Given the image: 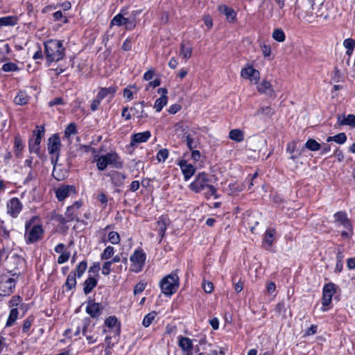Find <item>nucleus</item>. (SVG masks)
Masks as SVG:
<instances>
[{
  "label": "nucleus",
  "instance_id": "obj_46",
  "mask_svg": "<svg viewBox=\"0 0 355 355\" xmlns=\"http://www.w3.org/2000/svg\"><path fill=\"white\" fill-rule=\"evenodd\" d=\"M205 190V195L207 198H209L211 196H214L215 198H217L216 196V189L213 185L209 184L206 187Z\"/></svg>",
  "mask_w": 355,
  "mask_h": 355
},
{
  "label": "nucleus",
  "instance_id": "obj_30",
  "mask_svg": "<svg viewBox=\"0 0 355 355\" xmlns=\"http://www.w3.org/2000/svg\"><path fill=\"white\" fill-rule=\"evenodd\" d=\"M29 100V96L24 92H19L15 96L14 101L17 105H26Z\"/></svg>",
  "mask_w": 355,
  "mask_h": 355
},
{
  "label": "nucleus",
  "instance_id": "obj_37",
  "mask_svg": "<svg viewBox=\"0 0 355 355\" xmlns=\"http://www.w3.org/2000/svg\"><path fill=\"white\" fill-rule=\"evenodd\" d=\"M125 23V17L121 13L115 15L110 21V26H121Z\"/></svg>",
  "mask_w": 355,
  "mask_h": 355
},
{
  "label": "nucleus",
  "instance_id": "obj_26",
  "mask_svg": "<svg viewBox=\"0 0 355 355\" xmlns=\"http://www.w3.org/2000/svg\"><path fill=\"white\" fill-rule=\"evenodd\" d=\"M89 325V319H85L83 321V334L86 337V339L87 340L88 343L89 344H92L96 342L97 338L94 337V336H89L87 335V327Z\"/></svg>",
  "mask_w": 355,
  "mask_h": 355
},
{
  "label": "nucleus",
  "instance_id": "obj_47",
  "mask_svg": "<svg viewBox=\"0 0 355 355\" xmlns=\"http://www.w3.org/2000/svg\"><path fill=\"white\" fill-rule=\"evenodd\" d=\"M19 69L17 64L12 62H8L6 64H3L2 66V70L3 71L9 72V71H15Z\"/></svg>",
  "mask_w": 355,
  "mask_h": 355
},
{
  "label": "nucleus",
  "instance_id": "obj_56",
  "mask_svg": "<svg viewBox=\"0 0 355 355\" xmlns=\"http://www.w3.org/2000/svg\"><path fill=\"white\" fill-rule=\"evenodd\" d=\"M202 287L207 293H211L214 289V285L211 282L203 281Z\"/></svg>",
  "mask_w": 355,
  "mask_h": 355
},
{
  "label": "nucleus",
  "instance_id": "obj_41",
  "mask_svg": "<svg viewBox=\"0 0 355 355\" xmlns=\"http://www.w3.org/2000/svg\"><path fill=\"white\" fill-rule=\"evenodd\" d=\"M156 315L157 313L155 311H152L148 313L143 320V325L145 327H149L152 324L153 321L155 320Z\"/></svg>",
  "mask_w": 355,
  "mask_h": 355
},
{
  "label": "nucleus",
  "instance_id": "obj_42",
  "mask_svg": "<svg viewBox=\"0 0 355 355\" xmlns=\"http://www.w3.org/2000/svg\"><path fill=\"white\" fill-rule=\"evenodd\" d=\"M115 252L114 248L112 246H107L102 252L101 257V259H109L113 257Z\"/></svg>",
  "mask_w": 355,
  "mask_h": 355
},
{
  "label": "nucleus",
  "instance_id": "obj_54",
  "mask_svg": "<svg viewBox=\"0 0 355 355\" xmlns=\"http://www.w3.org/2000/svg\"><path fill=\"white\" fill-rule=\"evenodd\" d=\"M70 257V253L69 252H64L60 254L58 259V263L59 264H62L67 262Z\"/></svg>",
  "mask_w": 355,
  "mask_h": 355
},
{
  "label": "nucleus",
  "instance_id": "obj_33",
  "mask_svg": "<svg viewBox=\"0 0 355 355\" xmlns=\"http://www.w3.org/2000/svg\"><path fill=\"white\" fill-rule=\"evenodd\" d=\"M19 315V311L17 308H12L9 313L8 318L6 322V327H11L17 320Z\"/></svg>",
  "mask_w": 355,
  "mask_h": 355
},
{
  "label": "nucleus",
  "instance_id": "obj_25",
  "mask_svg": "<svg viewBox=\"0 0 355 355\" xmlns=\"http://www.w3.org/2000/svg\"><path fill=\"white\" fill-rule=\"evenodd\" d=\"M192 54V48L189 45L182 43L180 45V56L185 60H189Z\"/></svg>",
  "mask_w": 355,
  "mask_h": 355
},
{
  "label": "nucleus",
  "instance_id": "obj_38",
  "mask_svg": "<svg viewBox=\"0 0 355 355\" xmlns=\"http://www.w3.org/2000/svg\"><path fill=\"white\" fill-rule=\"evenodd\" d=\"M76 273H73V272H70L67 278V281L65 282V286L68 291L71 290L76 286Z\"/></svg>",
  "mask_w": 355,
  "mask_h": 355
},
{
  "label": "nucleus",
  "instance_id": "obj_51",
  "mask_svg": "<svg viewBox=\"0 0 355 355\" xmlns=\"http://www.w3.org/2000/svg\"><path fill=\"white\" fill-rule=\"evenodd\" d=\"M76 128L73 123H70L67 125L64 130V135L66 137H69L71 135L76 134Z\"/></svg>",
  "mask_w": 355,
  "mask_h": 355
},
{
  "label": "nucleus",
  "instance_id": "obj_58",
  "mask_svg": "<svg viewBox=\"0 0 355 355\" xmlns=\"http://www.w3.org/2000/svg\"><path fill=\"white\" fill-rule=\"evenodd\" d=\"M343 46L346 49H354L355 41L351 38L346 39L343 42Z\"/></svg>",
  "mask_w": 355,
  "mask_h": 355
},
{
  "label": "nucleus",
  "instance_id": "obj_31",
  "mask_svg": "<svg viewBox=\"0 0 355 355\" xmlns=\"http://www.w3.org/2000/svg\"><path fill=\"white\" fill-rule=\"evenodd\" d=\"M187 145L190 150H194L198 147L200 142L197 137H193L191 135H188L186 137Z\"/></svg>",
  "mask_w": 355,
  "mask_h": 355
},
{
  "label": "nucleus",
  "instance_id": "obj_43",
  "mask_svg": "<svg viewBox=\"0 0 355 355\" xmlns=\"http://www.w3.org/2000/svg\"><path fill=\"white\" fill-rule=\"evenodd\" d=\"M87 267V263L85 261H83L77 266L76 272V276L77 275L78 277H80L85 272Z\"/></svg>",
  "mask_w": 355,
  "mask_h": 355
},
{
  "label": "nucleus",
  "instance_id": "obj_10",
  "mask_svg": "<svg viewBox=\"0 0 355 355\" xmlns=\"http://www.w3.org/2000/svg\"><path fill=\"white\" fill-rule=\"evenodd\" d=\"M22 209V205L17 198H11L7 203V213L15 218Z\"/></svg>",
  "mask_w": 355,
  "mask_h": 355
},
{
  "label": "nucleus",
  "instance_id": "obj_62",
  "mask_svg": "<svg viewBox=\"0 0 355 355\" xmlns=\"http://www.w3.org/2000/svg\"><path fill=\"white\" fill-rule=\"evenodd\" d=\"M29 150L31 153H39L40 152V146L35 144L32 143V141L29 142Z\"/></svg>",
  "mask_w": 355,
  "mask_h": 355
},
{
  "label": "nucleus",
  "instance_id": "obj_50",
  "mask_svg": "<svg viewBox=\"0 0 355 355\" xmlns=\"http://www.w3.org/2000/svg\"><path fill=\"white\" fill-rule=\"evenodd\" d=\"M53 17L55 21L61 20L62 23L67 24L68 22V19L66 17L63 16L62 12L60 10L56 11L53 14Z\"/></svg>",
  "mask_w": 355,
  "mask_h": 355
},
{
  "label": "nucleus",
  "instance_id": "obj_21",
  "mask_svg": "<svg viewBox=\"0 0 355 355\" xmlns=\"http://www.w3.org/2000/svg\"><path fill=\"white\" fill-rule=\"evenodd\" d=\"M218 10L220 14L224 15L228 21H233L236 18V12L234 9L226 5L218 6Z\"/></svg>",
  "mask_w": 355,
  "mask_h": 355
},
{
  "label": "nucleus",
  "instance_id": "obj_6",
  "mask_svg": "<svg viewBox=\"0 0 355 355\" xmlns=\"http://www.w3.org/2000/svg\"><path fill=\"white\" fill-rule=\"evenodd\" d=\"M44 230L41 225H37L30 227V225H26L25 238L27 243H34L40 239Z\"/></svg>",
  "mask_w": 355,
  "mask_h": 355
},
{
  "label": "nucleus",
  "instance_id": "obj_5",
  "mask_svg": "<svg viewBox=\"0 0 355 355\" xmlns=\"http://www.w3.org/2000/svg\"><path fill=\"white\" fill-rule=\"evenodd\" d=\"M146 259V256L143 250L137 249L135 250L130 257L131 261L130 270L135 272L141 271L144 266Z\"/></svg>",
  "mask_w": 355,
  "mask_h": 355
},
{
  "label": "nucleus",
  "instance_id": "obj_45",
  "mask_svg": "<svg viewBox=\"0 0 355 355\" xmlns=\"http://www.w3.org/2000/svg\"><path fill=\"white\" fill-rule=\"evenodd\" d=\"M273 113V110L269 106L261 107L257 112V115L263 114L266 116H270Z\"/></svg>",
  "mask_w": 355,
  "mask_h": 355
},
{
  "label": "nucleus",
  "instance_id": "obj_8",
  "mask_svg": "<svg viewBox=\"0 0 355 355\" xmlns=\"http://www.w3.org/2000/svg\"><path fill=\"white\" fill-rule=\"evenodd\" d=\"M209 184L207 175L205 173H200L195 178V180L190 184L189 188L195 193H199L205 190Z\"/></svg>",
  "mask_w": 355,
  "mask_h": 355
},
{
  "label": "nucleus",
  "instance_id": "obj_20",
  "mask_svg": "<svg viewBox=\"0 0 355 355\" xmlns=\"http://www.w3.org/2000/svg\"><path fill=\"white\" fill-rule=\"evenodd\" d=\"M335 221L339 223L345 229H350V221L347 218V214L343 211H338L334 214Z\"/></svg>",
  "mask_w": 355,
  "mask_h": 355
},
{
  "label": "nucleus",
  "instance_id": "obj_22",
  "mask_svg": "<svg viewBox=\"0 0 355 355\" xmlns=\"http://www.w3.org/2000/svg\"><path fill=\"white\" fill-rule=\"evenodd\" d=\"M81 328L83 329V324L80 325L78 321H75L72 324L71 327L64 331V335L69 338L78 336L80 333Z\"/></svg>",
  "mask_w": 355,
  "mask_h": 355
},
{
  "label": "nucleus",
  "instance_id": "obj_57",
  "mask_svg": "<svg viewBox=\"0 0 355 355\" xmlns=\"http://www.w3.org/2000/svg\"><path fill=\"white\" fill-rule=\"evenodd\" d=\"M21 298L20 296L16 295L12 297V299L9 301V306L14 308L15 306H18V304L21 302Z\"/></svg>",
  "mask_w": 355,
  "mask_h": 355
},
{
  "label": "nucleus",
  "instance_id": "obj_40",
  "mask_svg": "<svg viewBox=\"0 0 355 355\" xmlns=\"http://www.w3.org/2000/svg\"><path fill=\"white\" fill-rule=\"evenodd\" d=\"M272 38L279 42H283L285 40V34L280 28L275 29L272 34Z\"/></svg>",
  "mask_w": 355,
  "mask_h": 355
},
{
  "label": "nucleus",
  "instance_id": "obj_27",
  "mask_svg": "<svg viewBox=\"0 0 355 355\" xmlns=\"http://www.w3.org/2000/svg\"><path fill=\"white\" fill-rule=\"evenodd\" d=\"M229 137L236 142H241L244 139L243 132L240 129H233L229 133Z\"/></svg>",
  "mask_w": 355,
  "mask_h": 355
},
{
  "label": "nucleus",
  "instance_id": "obj_52",
  "mask_svg": "<svg viewBox=\"0 0 355 355\" xmlns=\"http://www.w3.org/2000/svg\"><path fill=\"white\" fill-rule=\"evenodd\" d=\"M116 324L117 318L115 316H110L105 321V324L107 327H114L116 326Z\"/></svg>",
  "mask_w": 355,
  "mask_h": 355
},
{
  "label": "nucleus",
  "instance_id": "obj_32",
  "mask_svg": "<svg viewBox=\"0 0 355 355\" xmlns=\"http://www.w3.org/2000/svg\"><path fill=\"white\" fill-rule=\"evenodd\" d=\"M168 101V97L166 95H162L159 98H157L154 105V108L157 112H160L162 108L166 105Z\"/></svg>",
  "mask_w": 355,
  "mask_h": 355
},
{
  "label": "nucleus",
  "instance_id": "obj_29",
  "mask_svg": "<svg viewBox=\"0 0 355 355\" xmlns=\"http://www.w3.org/2000/svg\"><path fill=\"white\" fill-rule=\"evenodd\" d=\"M17 23V17L6 16L0 18V27L6 26H15Z\"/></svg>",
  "mask_w": 355,
  "mask_h": 355
},
{
  "label": "nucleus",
  "instance_id": "obj_3",
  "mask_svg": "<svg viewBox=\"0 0 355 355\" xmlns=\"http://www.w3.org/2000/svg\"><path fill=\"white\" fill-rule=\"evenodd\" d=\"M96 166L98 170L104 171L108 165H113L116 168H121L122 163L115 153H109L98 157L96 159Z\"/></svg>",
  "mask_w": 355,
  "mask_h": 355
},
{
  "label": "nucleus",
  "instance_id": "obj_23",
  "mask_svg": "<svg viewBox=\"0 0 355 355\" xmlns=\"http://www.w3.org/2000/svg\"><path fill=\"white\" fill-rule=\"evenodd\" d=\"M338 121L340 125H347L352 128L355 127V115L348 114L347 116H338Z\"/></svg>",
  "mask_w": 355,
  "mask_h": 355
},
{
  "label": "nucleus",
  "instance_id": "obj_61",
  "mask_svg": "<svg viewBox=\"0 0 355 355\" xmlns=\"http://www.w3.org/2000/svg\"><path fill=\"white\" fill-rule=\"evenodd\" d=\"M177 328L174 325H167L166 327V334L171 336H174L176 334Z\"/></svg>",
  "mask_w": 355,
  "mask_h": 355
},
{
  "label": "nucleus",
  "instance_id": "obj_19",
  "mask_svg": "<svg viewBox=\"0 0 355 355\" xmlns=\"http://www.w3.org/2000/svg\"><path fill=\"white\" fill-rule=\"evenodd\" d=\"M275 234L276 232L273 228H268L266 230L263 239V245L266 249L269 250L272 246L275 239Z\"/></svg>",
  "mask_w": 355,
  "mask_h": 355
},
{
  "label": "nucleus",
  "instance_id": "obj_64",
  "mask_svg": "<svg viewBox=\"0 0 355 355\" xmlns=\"http://www.w3.org/2000/svg\"><path fill=\"white\" fill-rule=\"evenodd\" d=\"M267 291L269 294H273L276 291L275 284L272 282H269L266 286Z\"/></svg>",
  "mask_w": 355,
  "mask_h": 355
},
{
  "label": "nucleus",
  "instance_id": "obj_11",
  "mask_svg": "<svg viewBox=\"0 0 355 355\" xmlns=\"http://www.w3.org/2000/svg\"><path fill=\"white\" fill-rule=\"evenodd\" d=\"M81 206V202L76 201L71 206L67 207L65 212V217L67 221L78 220L79 209Z\"/></svg>",
  "mask_w": 355,
  "mask_h": 355
},
{
  "label": "nucleus",
  "instance_id": "obj_24",
  "mask_svg": "<svg viewBox=\"0 0 355 355\" xmlns=\"http://www.w3.org/2000/svg\"><path fill=\"white\" fill-rule=\"evenodd\" d=\"M97 279L93 277H89L84 282L83 291L85 295L91 293L92 289L96 286Z\"/></svg>",
  "mask_w": 355,
  "mask_h": 355
},
{
  "label": "nucleus",
  "instance_id": "obj_49",
  "mask_svg": "<svg viewBox=\"0 0 355 355\" xmlns=\"http://www.w3.org/2000/svg\"><path fill=\"white\" fill-rule=\"evenodd\" d=\"M112 337L110 336H106L105 338V344H106V348L105 349V352L107 354H110V349L114 345V344L117 341L116 336L114 337V341L112 342Z\"/></svg>",
  "mask_w": 355,
  "mask_h": 355
},
{
  "label": "nucleus",
  "instance_id": "obj_1",
  "mask_svg": "<svg viewBox=\"0 0 355 355\" xmlns=\"http://www.w3.org/2000/svg\"><path fill=\"white\" fill-rule=\"evenodd\" d=\"M45 54L47 62H58L64 55L62 42L57 40H50L44 43Z\"/></svg>",
  "mask_w": 355,
  "mask_h": 355
},
{
  "label": "nucleus",
  "instance_id": "obj_15",
  "mask_svg": "<svg viewBox=\"0 0 355 355\" xmlns=\"http://www.w3.org/2000/svg\"><path fill=\"white\" fill-rule=\"evenodd\" d=\"M151 133L150 131H145L143 132L136 133L132 135L130 145L134 146L139 144L146 142L150 137Z\"/></svg>",
  "mask_w": 355,
  "mask_h": 355
},
{
  "label": "nucleus",
  "instance_id": "obj_12",
  "mask_svg": "<svg viewBox=\"0 0 355 355\" xmlns=\"http://www.w3.org/2000/svg\"><path fill=\"white\" fill-rule=\"evenodd\" d=\"M178 165L181 168L186 181L191 178L196 172V168L191 164L187 163L186 160L182 159L179 161Z\"/></svg>",
  "mask_w": 355,
  "mask_h": 355
},
{
  "label": "nucleus",
  "instance_id": "obj_34",
  "mask_svg": "<svg viewBox=\"0 0 355 355\" xmlns=\"http://www.w3.org/2000/svg\"><path fill=\"white\" fill-rule=\"evenodd\" d=\"M115 92V89L112 87H108V88H101L98 93L96 95V98L100 99L101 101L105 97H106L108 95H110V96H112L114 93Z\"/></svg>",
  "mask_w": 355,
  "mask_h": 355
},
{
  "label": "nucleus",
  "instance_id": "obj_60",
  "mask_svg": "<svg viewBox=\"0 0 355 355\" xmlns=\"http://www.w3.org/2000/svg\"><path fill=\"white\" fill-rule=\"evenodd\" d=\"M261 49L262 53L265 57L270 56V53H271V49L269 45L263 44L261 46Z\"/></svg>",
  "mask_w": 355,
  "mask_h": 355
},
{
  "label": "nucleus",
  "instance_id": "obj_36",
  "mask_svg": "<svg viewBox=\"0 0 355 355\" xmlns=\"http://www.w3.org/2000/svg\"><path fill=\"white\" fill-rule=\"evenodd\" d=\"M346 140H347L346 135L343 132L339 133L335 136L329 137L327 139V142L334 141L339 144H344L346 141Z\"/></svg>",
  "mask_w": 355,
  "mask_h": 355
},
{
  "label": "nucleus",
  "instance_id": "obj_13",
  "mask_svg": "<svg viewBox=\"0 0 355 355\" xmlns=\"http://www.w3.org/2000/svg\"><path fill=\"white\" fill-rule=\"evenodd\" d=\"M75 193V189L73 186L64 185L55 190L57 198L62 201L71 194Z\"/></svg>",
  "mask_w": 355,
  "mask_h": 355
},
{
  "label": "nucleus",
  "instance_id": "obj_18",
  "mask_svg": "<svg viewBox=\"0 0 355 355\" xmlns=\"http://www.w3.org/2000/svg\"><path fill=\"white\" fill-rule=\"evenodd\" d=\"M257 90L259 93L264 94L268 96H275V92L272 85L268 80H263L257 85Z\"/></svg>",
  "mask_w": 355,
  "mask_h": 355
},
{
  "label": "nucleus",
  "instance_id": "obj_9",
  "mask_svg": "<svg viewBox=\"0 0 355 355\" xmlns=\"http://www.w3.org/2000/svg\"><path fill=\"white\" fill-rule=\"evenodd\" d=\"M241 76L249 80L253 84H257L260 79V73L251 65H248L241 71Z\"/></svg>",
  "mask_w": 355,
  "mask_h": 355
},
{
  "label": "nucleus",
  "instance_id": "obj_28",
  "mask_svg": "<svg viewBox=\"0 0 355 355\" xmlns=\"http://www.w3.org/2000/svg\"><path fill=\"white\" fill-rule=\"evenodd\" d=\"M167 226L166 219L164 217L159 218V220L157 222L156 230H157L159 234L162 238L164 236L166 230Z\"/></svg>",
  "mask_w": 355,
  "mask_h": 355
},
{
  "label": "nucleus",
  "instance_id": "obj_39",
  "mask_svg": "<svg viewBox=\"0 0 355 355\" xmlns=\"http://www.w3.org/2000/svg\"><path fill=\"white\" fill-rule=\"evenodd\" d=\"M305 147L310 150L316 151L320 149V144L313 139H309L305 144Z\"/></svg>",
  "mask_w": 355,
  "mask_h": 355
},
{
  "label": "nucleus",
  "instance_id": "obj_17",
  "mask_svg": "<svg viewBox=\"0 0 355 355\" xmlns=\"http://www.w3.org/2000/svg\"><path fill=\"white\" fill-rule=\"evenodd\" d=\"M103 306L99 303L89 302L86 307L87 313L92 318H96L101 314Z\"/></svg>",
  "mask_w": 355,
  "mask_h": 355
},
{
  "label": "nucleus",
  "instance_id": "obj_63",
  "mask_svg": "<svg viewBox=\"0 0 355 355\" xmlns=\"http://www.w3.org/2000/svg\"><path fill=\"white\" fill-rule=\"evenodd\" d=\"M140 183L138 180H134L131 182L130 185V190L131 191H136L139 189Z\"/></svg>",
  "mask_w": 355,
  "mask_h": 355
},
{
  "label": "nucleus",
  "instance_id": "obj_7",
  "mask_svg": "<svg viewBox=\"0 0 355 355\" xmlns=\"http://www.w3.org/2000/svg\"><path fill=\"white\" fill-rule=\"evenodd\" d=\"M336 289L337 286L334 283H328L324 286L322 297V304L324 306L322 309V311H326L327 310V309L324 307L331 304L332 297L336 293Z\"/></svg>",
  "mask_w": 355,
  "mask_h": 355
},
{
  "label": "nucleus",
  "instance_id": "obj_4",
  "mask_svg": "<svg viewBox=\"0 0 355 355\" xmlns=\"http://www.w3.org/2000/svg\"><path fill=\"white\" fill-rule=\"evenodd\" d=\"M16 281L10 277L8 273L0 275V295L9 296L15 288Z\"/></svg>",
  "mask_w": 355,
  "mask_h": 355
},
{
  "label": "nucleus",
  "instance_id": "obj_14",
  "mask_svg": "<svg viewBox=\"0 0 355 355\" xmlns=\"http://www.w3.org/2000/svg\"><path fill=\"white\" fill-rule=\"evenodd\" d=\"M178 345L183 352L187 353V355H191V351L193 346L191 339L187 337H184L182 336H179Z\"/></svg>",
  "mask_w": 355,
  "mask_h": 355
},
{
  "label": "nucleus",
  "instance_id": "obj_55",
  "mask_svg": "<svg viewBox=\"0 0 355 355\" xmlns=\"http://www.w3.org/2000/svg\"><path fill=\"white\" fill-rule=\"evenodd\" d=\"M34 136L35 137L40 138L42 139V138L44 135V128L42 126H36L35 130L33 132Z\"/></svg>",
  "mask_w": 355,
  "mask_h": 355
},
{
  "label": "nucleus",
  "instance_id": "obj_44",
  "mask_svg": "<svg viewBox=\"0 0 355 355\" xmlns=\"http://www.w3.org/2000/svg\"><path fill=\"white\" fill-rule=\"evenodd\" d=\"M107 240L113 245L120 243V236L116 232H110L108 234Z\"/></svg>",
  "mask_w": 355,
  "mask_h": 355
},
{
  "label": "nucleus",
  "instance_id": "obj_53",
  "mask_svg": "<svg viewBox=\"0 0 355 355\" xmlns=\"http://www.w3.org/2000/svg\"><path fill=\"white\" fill-rule=\"evenodd\" d=\"M146 284L141 282L137 284L134 288V295H136L143 292L146 288Z\"/></svg>",
  "mask_w": 355,
  "mask_h": 355
},
{
  "label": "nucleus",
  "instance_id": "obj_2",
  "mask_svg": "<svg viewBox=\"0 0 355 355\" xmlns=\"http://www.w3.org/2000/svg\"><path fill=\"white\" fill-rule=\"evenodd\" d=\"M159 284L162 293L166 295H171L178 288L179 277L177 274L171 273L164 277Z\"/></svg>",
  "mask_w": 355,
  "mask_h": 355
},
{
  "label": "nucleus",
  "instance_id": "obj_48",
  "mask_svg": "<svg viewBox=\"0 0 355 355\" xmlns=\"http://www.w3.org/2000/svg\"><path fill=\"white\" fill-rule=\"evenodd\" d=\"M168 157V151L166 148L161 149L157 155V159L159 162H164Z\"/></svg>",
  "mask_w": 355,
  "mask_h": 355
},
{
  "label": "nucleus",
  "instance_id": "obj_35",
  "mask_svg": "<svg viewBox=\"0 0 355 355\" xmlns=\"http://www.w3.org/2000/svg\"><path fill=\"white\" fill-rule=\"evenodd\" d=\"M136 16L137 12H134L130 17L125 18V26L126 29L132 30L136 27Z\"/></svg>",
  "mask_w": 355,
  "mask_h": 355
},
{
  "label": "nucleus",
  "instance_id": "obj_16",
  "mask_svg": "<svg viewBox=\"0 0 355 355\" xmlns=\"http://www.w3.org/2000/svg\"><path fill=\"white\" fill-rule=\"evenodd\" d=\"M60 144V141L59 137L57 135H53L49 139V144H48V150L49 153L51 155L55 154L56 159H58V152L59 150V147ZM57 160H55L56 162Z\"/></svg>",
  "mask_w": 355,
  "mask_h": 355
},
{
  "label": "nucleus",
  "instance_id": "obj_59",
  "mask_svg": "<svg viewBox=\"0 0 355 355\" xmlns=\"http://www.w3.org/2000/svg\"><path fill=\"white\" fill-rule=\"evenodd\" d=\"M111 262L106 261L102 266V273L104 275H108L111 271Z\"/></svg>",
  "mask_w": 355,
  "mask_h": 355
}]
</instances>
